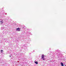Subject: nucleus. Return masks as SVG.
Listing matches in <instances>:
<instances>
[{
  "mask_svg": "<svg viewBox=\"0 0 66 66\" xmlns=\"http://www.w3.org/2000/svg\"><path fill=\"white\" fill-rule=\"evenodd\" d=\"M41 57L42 59H43V60L45 61V59L44 58V57H45V55L44 54L42 55Z\"/></svg>",
  "mask_w": 66,
  "mask_h": 66,
  "instance_id": "nucleus-1",
  "label": "nucleus"
},
{
  "mask_svg": "<svg viewBox=\"0 0 66 66\" xmlns=\"http://www.w3.org/2000/svg\"><path fill=\"white\" fill-rule=\"evenodd\" d=\"M16 31H17V30H18V31H20V28H18L16 30Z\"/></svg>",
  "mask_w": 66,
  "mask_h": 66,
  "instance_id": "nucleus-2",
  "label": "nucleus"
},
{
  "mask_svg": "<svg viewBox=\"0 0 66 66\" xmlns=\"http://www.w3.org/2000/svg\"><path fill=\"white\" fill-rule=\"evenodd\" d=\"M1 53H3V50H1Z\"/></svg>",
  "mask_w": 66,
  "mask_h": 66,
  "instance_id": "nucleus-4",
  "label": "nucleus"
},
{
  "mask_svg": "<svg viewBox=\"0 0 66 66\" xmlns=\"http://www.w3.org/2000/svg\"><path fill=\"white\" fill-rule=\"evenodd\" d=\"M11 56H10V57H11Z\"/></svg>",
  "mask_w": 66,
  "mask_h": 66,
  "instance_id": "nucleus-7",
  "label": "nucleus"
},
{
  "mask_svg": "<svg viewBox=\"0 0 66 66\" xmlns=\"http://www.w3.org/2000/svg\"><path fill=\"white\" fill-rule=\"evenodd\" d=\"M0 22H1V24H2V23H3V21H1Z\"/></svg>",
  "mask_w": 66,
  "mask_h": 66,
  "instance_id": "nucleus-5",
  "label": "nucleus"
},
{
  "mask_svg": "<svg viewBox=\"0 0 66 66\" xmlns=\"http://www.w3.org/2000/svg\"><path fill=\"white\" fill-rule=\"evenodd\" d=\"M35 63L36 64H38V62L37 61L35 62Z\"/></svg>",
  "mask_w": 66,
  "mask_h": 66,
  "instance_id": "nucleus-3",
  "label": "nucleus"
},
{
  "mask_svg": "<svg viewBox=\"0 0 66 66\" xmlns=\"http://www.w3.org/2000/svg\"><path fill=\"white\" fill-rule=\"evenodd\" d=\"M61 64L62 66H63V65H64V64H63V63L62 62H61Z\"/></svg>",
  "mask_w": 66,
  "mask_h": 66,
  "instance_id": "nucleus-6",
  "label": "nucleus"
}]
</instances>
